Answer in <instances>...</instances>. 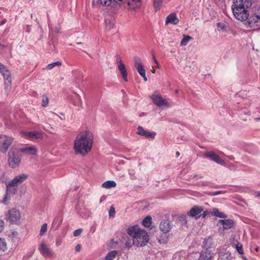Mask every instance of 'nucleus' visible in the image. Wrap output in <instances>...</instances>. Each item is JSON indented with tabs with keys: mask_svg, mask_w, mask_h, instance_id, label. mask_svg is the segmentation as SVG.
<instances>
[{
	"mask_svg": "<svg viewBox=\"0 0 260 260\" xmlns=\"http://www.w3.org/2000/svg\"><path fill=\"white\" fill-rule=\"evenodd\" d=\"M93 143V135L89 131H84L78 135L74 141L76 153L86 155L90 150Z\"/></svg>",
	"mask_w": 260,
	"mask_h": 260,
	"instance_id": "nucleus-1",
	"label": "nucleus"
},
{
	"mask_svg": "<svg viewBox=\"0 0 260 260\" xmlns=\"http://www.w3.org/2000/svg\"><path fill=\"white\" fill-rule=\"evenodd\" d=\"M127 233L130 236L133 237V244L137 246H145L149 240L147 233L137 225L129 227Z\"/></svg>",
	"mask_w": 260,
	"mask_h": 260,
	"instance_id": "nucleus-2",
	"label": "nucleus"
},
{
	"mask_svg": "<svg viewBox=\"0 0 260 260\" xmlns=\"http://www.w3.org/2000/svg\"><path fill=\"white\" fill-rule=\"evenodd\" d=\"M28 175L25 174H22L15 176L12 180L6 184V193L4 199V202H6L10 198V196L14 194L16 191L15 187L18 186L25 180L27 179Z\"/></svg>",
	"mask_w": 260,
	"mask_h": 260,
	"instance_id": "nucleus-3",
	"label": "nucleus"
},
{
	"mask_svg": "<svg viewBox=\"0 0 260 260\" xmlns=\"http://www.w3.org/2000/svg\"><path fill=\"white\" fill-rule=\"evenodd\" d=\"M172 228V223L170 220H167L162 221L159 224V229L163 232L164 235L158 239L160 243H166L168 240L169 236L167 235L170 232Z\"/></svg>",
	"mask_w": 260,
	"mask_h": 260,
	"instance_id": "nucleus-4",
	"label": "nucleus"
},
{
	"mask_svg": "<svg viewBox=\"0 0 260 260\" xmlns=\"http://www.w3.org/2000/svg\"><path fill=\"white\" fill-rule=\"evenodd\" d=\"M9 166L14 169L18 167L21 162V157L13 149H11L8 152Z\"/></svg>",
	"mask_w": 260,
	"mask_h": 260,
	"instance_id": "nucleus-5",
	"label": "nucleus"
},
{
	"mask_svg": "<svg viewBox=\"0 0 260 260\" xmlns=\"http://www.w3.org/2000/svg\"><path fill=\"white\" fill-rule=\"evenodd\" d=\"M232 9L233 14L237 19L243 21L248 19L249 13L246 8L232 6Z\"/></svg>",
	"mask_w": 260,
	"mask_h": 260,
	"instance_id": "nucleus-6",
	"label": "nucleus"
},
{
	"mask_svg": "<svg viewBox=\"0 0 260 260\" xmlns=\"http://www.w3.org/2000/svg\"><path fill=\"white\" fill-rule=\"evenodd\" d=\"M0 138V151L2 153H6L12 144L13 139L11 137L4 135H1Z\"/></svg>",
	"mask_w": 260,
	"mask_h": 260,
	"instance_id": "nucleus-7",
	"label": "nucleus"
},
{
	"mask_svg": "<svg viewBox=\"0 0 260 260\" xmlns=\"http://www.w3.org/2000/svg\"><path fill=\"white\" fill-rule=\"evenodd\" d=\"M6 216L8 220L12 224L18 223L21 218V214L19 210L15 208H12L9 210Z\"/></svg>",
	"mask_w": 260,
	"mask_h": 260,
	"instance_id": "nucleus-8",
	"label": "nucleus"
},
{
	"mask_svg": "<svg viewBox=\"0 0 260 260\" xmlns=\"http://www.w3.org/2000/svg\"><path fill=\"white\" fill-rule=\"evenodd\" d=\"M151 99L155 105L157 107H166L169 108L171 106L167 101L161 96L158 93H154L151 95Z\"/></svg>",
	"mask_w": 260,
	"mask_h": 260,
	"instance_id": "nucleus-9",
	"label": "nucleus"
},
{
	"mask_svg": "<svg viewBox=\"0 0 260 260\" xmlns=\"http://www.w3.org/2000/svg\"><path fill=\"white\" fill-rule=\"evenodd\" d=\"M205 156L218 164L222 166H225V161L212 151L206 152Z\"/></svg>",
	"mask_w": 260,
	"mask_h": 260,
	"instance_id": "nucleus-10",
	"label": "nucleus"
},
{
	"mask_svg": "<svg viewBox=\"0 0 260 260\" xmlns=\"http://www.w3.org/2000/svg\"><path fill=\"white\" fill-rule=\"evenodd\" d=\"M137 134L144 137L146 138L154 139L156 136V133L145 130L142 126H139L137 128Z\"/></svg>",
	"mask_w": 260,
	"mask_h": 260,
	"instance_id": "nucleus-11",
	"label": "nucleus"
},
{
	"mask_svg": "<svg viewBox=\"0 0 260 260\" xmlns=\"http://www.w3.org/2000/svg\"><path fill=\"white\" fill-rule=\"evenodd\" d=\"M248 25L250 27L257 26L260 25V16L259 14H255L248 18Z\"/></svg>",
	"mask_w": 260,
	"mask_h": 260,
	"instance_id": "nucleus-12",
	"label": "nucleus"
},
{
	"mask_svg": "<svg viewBox=\"0 0 260 260\" xmlns=\"http://www.w3.org/2000/svg\"><path fill=\"white\" fill-rule=\"evenodd\" d=\"M203 211V208L201 206H194L188 212V215L190 217L198 219L200 217L201 212Z\"/></svg>",
	"mask_w": 260,
	"mask_h": 260,
	"instance_id": "nucleus-13",
	"label": "nucleus"
},
{
	"mask_svg": "<svg viewBox=\"0 0 260 260\" xmlns=\"http://www.w3.org/2000/svg\"><path fill=\"white\" fill-rule=\"evenodd\" d=\"M134 64L135 68L140 75L146 72L142 61L139 57H134Z\"/></svg>",
	"mask_w": 260,
	"mask_h": 260,
	"instance_id": "nucleus-14",
	"label": "nucleus"
},
{
	"mask_svg": "<svg viewBox=\"0 0 260 260\" xmlns=\"http://www.w3.org/2000/svg\"><path fill=\"white\" fill-rule=\"evenodd\" d=\"M40 253L44 256H51L53 254L52 251L43 242H42L40 247Z\"/></svg>",
	"mask_w": 260,
	"mask_h": 260,
	"instance_id": "nucleus-15",
	"label": "nucleus"
},
{
	"mask_svg": "<svg viewBox=\"0 0 260 260\" xmlns=\"http://www.w3.org/2000/svg\"><path fill=\"white\" fill-rule=\"evenodd\" d=\"M251 0H234V4L232 6L241 7L247 9L251 6Z\"/></svg>",
	"mask_w": 260,
	"mask_h": 260,
	"instance_id": "nucleus-16",
	"label": "nucleus"
},
{
	"mask_svg": "<svg viewBox=\"0 0 260 260\" xmlns=\"http://www.w3.org/2000/svg\"><path fill=\"white\" fill-rule=\"evenodd\" d=\"M213 254L209 249H206L201 252L199 260H210Z\"/></svg>",
	"mask_w": 260,
	"mask_h": 260,
	"instance_id": "nucleus-17",
	"label": "nucleus"
},
{
	"mask_svg": "<svg viewBox=\"0 0 260 260\" xmlns=\"http://www.w3.org/2000/svg\"><path fill=\"white\" fill-rule=\"evenodd\" d=\"M179 21V19L177 17L176 14L172 13L167 17L165 24L167 25L170 23L176 25L178 24Z\"/></svg>",
	"mask_w": 260,
	"mask_h": 260,
	"instance_id": "nucleus-18",
	"label": "nucleus"
},
{
	"mask_svg": "<svg viewBox=\"0 0 260 260\" xmlns=\"http://www.w3.org/2000/svg\"><path fill=\"white\" fill-rule=\"evenodd\" d=\"M20 151L27 155H36L37 149L33 146H27L20 149Z\"/></svg>",
	"mask_w": 260,
	"mask_h": 260,
	"instance_id": "nucleus-19",
	"label": "nucleus"
},
{
	"mask_svg": "<svg viewBox=\"0 0 260 260\" xmlns=\"http://www.w3.org/2000/svg\"><path fill=\"white\" fill-rule=\"evenodd\" d=\"M0 73L3 75L5 81L11 79V74L4 64L0 68Z\"/></svg>",
	"mask_w": 260,
	"mask_h": 260,
	"instance_id": "nucleus-20",
	"label": "nucleus"
},
{
	"mask_svg": "<svg viewBox=\"0 0 260 260\" xmlns=\"http://www.w3.org/2000/svg\"><path fill=\"white\" fill-rule=\"evenodd\" d=\"M218 223L223 225L224 230H229L231 229L234 224V222L232 219H220Z\"/></svg>",
	"mask_w": 260,
	"mask_h": 260,
	"instance_id": "nucleus-21",
	"label": "nucleus"
},
{
	"mask_svg": "<svg viewBox=\"0 0 260 260\" xmlns=\"http://www.w3.org/2000/svg\"><path fill=\"white\" fill-rule=\"evenodd\" d=\"M23 134L30 139H39L41 136V133L38 131L23 132Z\"/></svg>",
	"mask_w": 260,
	"mask_h": 260,
	"instance_id": "nucleus-22",
	"label": "nucleus"
},
{
	"mask_svg": "<svg viewBox=\"0 0 260 260\" xmlns=\"http://www.w3.org/2000/svg\"><path fill=\"white\" fill-rule=\"evenodd\" d=\"M118 68L120 73L121 74V75L124 80L127 82L128 81L127 77V74L124 64L123 63H120V64H118Z\"/></svg>",
	"mask_w": 260,
	"mask_h": 260,
	"instance_id": "nucleus-23",
	"label": "nucleus"
},
{
	"mask_svg": "<svg viewBox=\"0 0 260 260\" xmlns=\"http://www.w3.org/2000/svg\"><path fill=\"white\" fill-rule=\"evenodd\" d=\"M101 4L103 6H109L112 3H116L118 4H121L123 3L124 0H99Z\"/></svg>",
	"mask_w": 260,
	"mask_h": 260,
	"instance_id": "nucleus-24",
	"label": "nucleus"
},
{
	"mask_svg": "<svg viewBox=\"0 0 260 260\" xmlns=\"http://www.w3.org/2000/svg\"><path fill=\"white\" fill-rule=\"evenodd\" d=\"M141 5L140 0H128V5L130 9L135 10Z\"/></svg>",
	"mask_w": 260,
	"mask_h": 260,
	"instance_id": "nucleus-25",
	"label": "nucleus"
},
{
	"mask_svg": "<svg viewBox=\"0 0 260 260\" xmlns=\"http://www.w3.org/2000/svg\"><path fill=\"white\" fill-rule=\"evenodd\" d=\"M73 98V104L77 107L81 106L82 105V101L80 96L78 94L75 93L72 95Z\"/></svg>",
	"mask_w": 260,
	"mask_h": 260,
	"instance_id": "nucleus-26",
	"label": "nucleus"
},
{
	"mask_svg": "<svg viewBox=\"0 0 260 260\" xmlns=\"http://www.w3.org/2000/svg\"><path fill=\"white\" fill-rule=\"evenodd\" d=\"M212 215L221 218H225L227 215L222 212H220L217 208H213L211 211Z\"/></svg>",
	"mask_w": 260,
	"mask_h": 260,
	"instance_id": "nucleus-27",
	"label": "nucleus"
},
{
	"mask_svg": "<svg viewBox=\"0 0 260 260\" xmlns=\"http://www.w3.org/2000/svg\"><path fill=\"white\" fill-rule=\"evenodd\" d=\"M116 186V183L114 181L108 180L104 182L102 187L105 188L109 189L112 187H115Z\"/></svg>",
	"mask_w": 260,
	"mask_h": 260,
	"instance_id": "nucleus-28",
	"label": "nucleus"
},
{
	"mask_svg": "<svg viewBox=\"0 0 260 260\" xmlns=\"http://www.w3.org/2000/svg\"><path fill=\"white\" fill-rule=\"evenodd\" d=\"M220 257L222 260H232V256L231 252L228 251H224L221 252Z\"/></svg>",
	"mask_w": 260,
	"mask_h": 260,
	"instance_id": "nucleus-29",
	"label": "nucleus"
},
{
	"mask_svg": "<svg viewBox=\"0 0 260 260\" xmlns=\"http://www.w3.org/2000/svg\"><path fill=\"white\" fill-rule=\"evenodd\" d=\"M183 38L180 42L181 46H186L190 41L193 40V38L190 37L189 36H186L185 35H183Z\"/></svg>",
	"mask_w": 260,
	"mask_h": 260,
	"instance_id": "nucleus-30",
	"label": "nucleus"
},
{
	"mask_svg": "<svg viewBox=\"0 0 260 260\" xmlns=\"http://www.w3.org/2000/svg\"><path fill=\"white\" fill-rule=\"evenodd\" d=\"M7 249V245L4 239L0 238V254Z\"/></svg>",
	"mask_w": 260,
	"mask_h": 260,
	"instance_id": "nucleus-31",
	"label": "nucleus"
},
{
	"mask_svg": "<svg viewBox=\"0 0 260 260\" xmlns=\"http://www.w3.org/2000/svg\"><path fill=\"white\" fill-rule=\"evenodd\" d=\"M117 254V251L113 250L107 254L105 260H114Z\"/></svg>",
	"mask_w": 260,
	"mask_h": 260,
	"instance_id": "nucleus-32",
	"label": "nucleus"
},
{
	"mask_svg": "<svg viewBox=\"0 0 260 260\" xmlns=\"http://www.w3.org/2000/svg\"><path fill=\"white\" fill-rule=\"evenodd\" d=\"M164 0H153V6L155 11L160 10Z\"/></svg>",
	"mask_w": 260,
	"mask_h": 260,
	"instance_id": "nucleus-33",
	"label": "nucleus"
},
{
	"mask_svg": "<svg viewBox=\"0 0 260 260\" xmlns=\"http://www.w3.org/2000/svg\"><path fill=\"white\" fill-rule=\"evenodd\" d=\"M152 218L150 216H146L143 220V224L145 227H149L151 224Z\"/></svg>",
	"mask_w": 260,
	"mask_h": 260,
	"instance_id": "nucleus-34",
	"label": "nucleus"
},
{
	"mask_svg": "<svg viewBox=\"0 0 260 260\" xmlns=\"http://www.w3.org/2000/svg\"><path fill=\"white\" fill-rule=\"evenodd\" d=\"M11 84H12L11 79L5 81V91H6V92L7 94H8L11 90Z\"/></svg>",
	"mask_w": 260,
	"mask_h": 260,
	"instance_id": "nucleus-35",
	"label": "nucleus"
},
{
	"mask_svg": "<svg viewBox=\"0 0 260 260\" xmlns=\"http://www.w3.org/2000/svg\"><path fill=\"white\" fill-rule=\"evenodd\" d=\"M61 65V62L60 61H56L50 64H48L46 67V69L48 70H50L52 69L56 66H60Z\"/></svg>",
	"mask_w": 260,
	"mask_h": 260,
	"instance_id": "nucleus-36",
	"label": "nucleus"
},
{
	"mask_svg": "<svg viewBox=\"0 0 260 260\" xmlns=\"http://www.w3.org/2000/svg\"><path fill=\"white\" fill-rule=\"evenodd\" d=\"M47 230V223H44L41 229L40 232V235L41 236H42L45 235Z\"/></svg>",
	"mask_w": 260,
	"mask_h": 260,
	"instance_id": "nucleus-37",
	"label": "nucleus"
},
{
	"mask_svg": "<svg viewBox=\"0 0 260 260\" xmlns=\"http://www.w3.org/2000/svg\"><path fill=\"white\" fill-rule=\"evenodd\" d=\"M49 103V99L46 95H43L42 100V105L43 107L47 106Z\"/></svg>",
	"mask_w": 260,
	"mask_h": 260,
	"instance_id": "nucleus-38",
	"label": "nucleus"
},
{
	"mask_svg": "<svg viewBox=\"0 0 260 260\" xmlns=\"http://www.w3.org/2000/svg\"><path fill=\"white\" fill-rule=\"evenodd\" d=\"M225 192V191L219 190V191H216L208 192V193H207V194H208V195L211 196H217V195H218L220 194L224 193Z\"/></svg>",
	"mask_w": 260,
	"mask_h": 260,
	"instance_id": "nucleus-39",
	"label": "nucleus"
},
{
	"mask_svg": "<svg viewBox=\"0 0 260 260\" xmlns=\"http://www.w3.org/2000/svg\"><path fill=\"white\" fill-rule=\"evenodd\" d=\"M236 249L238 251V252L240 254H242L243 253V248H242V245L239 243L237 244L236 245Z\"/></svg>",
	"mask_w": 260,
	"mask_h": 260,
	"instance_id": "nucleus-40",
	"label": "nucleus"
},
{
	"mask_svg": "<svg viewBox=\"0 0 260 260\" xmlns=\"http://www.w3.org/2000/svg\"><path fill=\"white\" fill-rule=\"evenodd\" d=\"M115 214V208L113 207H111L109 211V215L110 217H113L114 216Z\"/></svg>",
	"mask_w": 260,
	"mask_h": 260,
	"instance_id": "nucleus-41",
	"label": "nucleus"
},
{
	"mask_svg": "<svg viewBox=\"0 0 260 260\" xmlns=\"http://www.w3.org/2000/svg\"><path fill=\"white\" fill-rule=\"evenodd\" d=\"M82 231H83V230L82 229H78L75 230L73 233L74 236L78 237V236H80L81 234Z\"/></svg>",
	"mask_w": 260,
	"mask_h": 260,
	"instance_id": "nucleus-42",
	"label": "nucleus"
},
{
	"mask_svg": "<svg viewBox=\"0 0 260 260\" xmlns=\"http://www.w3.org/2000/svg\"><path fill=\"white\" fill-rule=\"evenodd\" d=\"M180 219L181 220L182 222V224H186L187 223V220L186 219V216L185 215H182L180 217Z\"/></svg>",
	"mask_w": 260,
	"mask_h": 260,
	"instance_id": "nucleus-43",
	"label": "nucleus"
},
{
	"mask_svg": "<svg viewBox=\"0 0 260 260\" xmlns=\"http://www.w3.org/2000/svg\"><path fill=\"white\" fill-rule=\"evenodd\" d=\"M116 62L118 64H120V63H123L121 59V57L119 55H116Z\"/></svg>",
	"mask_w": 260,
	"mask_h": 260,
	"instance_id": "nucleus-44",
	"label": "nucleus"
},
{
	"mask_svg": "<svg viewBox=\"0 0 260 260\" xmlns=\"http://www.w3.org/2000/svg\"><path fill=\"white\" fill-rule=\"evenodd\" d=\"M4 222L2 219H0V232H1L4 228Z\"/></svg>",
	"mask_w": 260,
	"mask_h": 260,
	"instance_id": "nucleus-45",
	"label": "nucleus"
},
{
	"mask_svg": "<svg viewBox=\"0 0 260 260\" xmlns=\"http://www.w3.org/2000/svg\"><path fill=\"white\" fill-rule=\"evenodd\" d=\"M152 55L153 59L155 63L156 64V67H158L159 64H158L157 60H156V59L155 58V54L153 53H152Z\"/></svg>",
	"mask_w": 260,
	"mask_h": 260,
	"instance_id": "nucleus-46",
	"label": "nucleus"
},
{
	"mask_svg": "<svg viewBox=\"0 0 260 260\" xmlns=\"http://www.w3.org/2000/svg\"><path fill=\"white\" fill-rule=\"evenodd\" d=\"M96 231V224H95L94 225H93L92 226H91V228H90V232L91 233H94Z\"/></svg>",
	"mask_w": 260,
	"mask_h": 260,
	"instance_id": "nucleus-47",
	"label": "nucleus"
},
{
	"mask_svg": "<svg viewBox=\"0 0 260 260\" xmlns=\"http://www.w3.org/2000/svg\"><path fill=\"white\" fill-rule=\"evenodd\" d=\"M253 194L255 198L260 199V191H254Z\"/></svg>",
	"mask_w": 260,
	"mask_h": 260,
	"instance_id": "nucleus-48",
	"label": "nucleus"
},
{
	"mask_svg": "<svg viewBox=\"0 0 260 260\" xmlns=\"http://www.w3.org/2000/svg\"><path fill=\"white\" fill-rule=\"evenodd\" d=\"M81 246L80 244H78L75 248V250L77 252H79L81 250Z\"/></svg>",
	"mask_w": 260,
	"mask_h": 260,
	"instance_id": "nucleus-49",
	"label": "nucleus"
},
{
	"mask_svg": "<svg viewBox=\"0 0 260 260\" xmlns=\"http://www.w3.org/2000/svg\"><path fill=\"white\" fill-rule=\"evenodd\" d=\"M217 25L218 27H220L222 30L225 28L224 25L222 23H218Z\"/></svg>",
	"mask_w": 260,
	"mask_h": 260,
	"instance_id": "nucleus-50",
	"label": "nucleus"
},
{
	"mask_svg": "<svg viewBox=\"0 0 260 260\" xmlns=\"http://www.w3.org/2000/svg\"><path fill=\"white\" fill-rule=\"evenodd\" d=\"M141 76L143 77V78L145 81H147V78L146 76L145 73H143V74L141 75Z\"/></svg>",
	"mask_w": 260,
	"mask_h": 260,
	"instance_id": "nucleus-51",
	"label": "nucleus"
},
{
	"mask_svg": "<svg viewBox=\"0 0 260 260\" xmlns=\"http://www.w3.org/2000/svg\"><path fill=\"white\" fill-rule=\"evenodd\" d=\"M209 213L208 211H205L203 213V217H205Z\"/></svg>",
	"mask_w": 260,
	"mask_h": 260,
	"instance_id": "nucleus-52",
	"label": "nucleus"
},
{
	"mask_svg": "<svg viewBox=\"0 0 260 260\" xmlns=\"http://www.w3.org/2000/svg\"><path fill=\"white\" fill-rule=\"evenodd\" d=\"M97 4H98V1L96 0H93V2H92L93 6L95 7Z\"/></svg>",
	"mask_w": 260,
	"mask_h": 260,
	"instance_id": "nucleus-53",
	"label": "nucleus"
},
{
	"mask_svg": "<svg viewBox=\"0 0 260 260\" xmlns=\"http://www.w3.org/2000/svg\"><path fill=\"white\" fill-rule=\"evenodd\" d=\"M76 210L78 211V213L82 216H83V212L81 211L78 210V207H76Z\"/></svg>",
	"mask_w": 260,
	"mask_h": 260,
	"instance_id": "nucleus-54",
	"label": "nucleus"
},
{
	"mask_svg": "<svg viewBox=\"0 0 260 260\" xmlns=\"http://www.w3.org/2000/svg\"><path fill=\"white\" fill-rule=\"evenodd\" d=\"M254 120L258 121L260 120V116L254 118Z\"/></svg>",
	"mask_w": 260,
	"mask_h": 260,
	"instance_id": "nucleus-55",
	"label": "nucleus"
},
{
	"mask_svg": "<svg viewBox=\"0 0 260 260\" xmlns=\"http://www.w3.org/2000/svg\"><path fill=\"white\" fill-rule=\"evenodd\" d=\"M50 48H51V49L53 48L54 50H55V47L54 46V45H50Z\"/></svg>",
	"mask_w": 260,
	"mask_h": 260,
	"instance_id": "nucleus-56",
	"label": "nucleus"
},
{
	"mask_svg": "<svg viewBox=\"0 0 260 260\" xmlns=\"http://www.w3.org/2000/svg\"><path fill=\"white\" fill-rule=\"evenodd\" d=\"M215 3H219L220 2V0H213Z\"/></svg>",
	"mask_w": 260,
	"mask_h": 260,
	"instance_id": "nucleus-57",
	"label": "nucleus"
},
{
	"mask_svg": "<svg viewBox=\"0 0 260 260\" xmlns=\"http://www.w3.org/2000/svg\"><path fill=\"white\" fill-rule=\"evenodd\" d=\"M229 158H230V159H231V160H233V159H234V157H233V156H230V157H229Z\"/></svg>",
	"mask_w": 260,
	"mask_h": 260,
	"instance_id": "nucleus-58",
	"label": "nucleus"
},
{
	"mask_svg": "<svg viewBox=\"0 0 260 260\" xmlns=\"http://www.w3.org/2000/svg\"><path fill=\"white\" fill-rule=\"evenodd\" d=\"M56 244L57 246H59L60 245V243L59 242H56Z\"/></svg>",
	"mask_w": 260,
	"mask_h": 260,
	"instance_id": "nucleus-59",
	"label": "nucleus"
},
{
	"mask_svg": "<svg viewBox=\"0 0 260 260\" xmlns=\"http://www.w3.org/2000/svg\"><path fill=\"white\" fill-rule=\"evenodd\" d=\"M255 250L256 251H258V247H256V248H255Z\"/></svg>",
	"mask_w": 260,
	"mask_h": 260,
	"instance_id": "nucleus-60",
	"label": "nucleus"
},
{
	"mask_svg": "<svg viewBox=\"0 0 260 260\" xmlns=\"http://www.w3.org/2000/svg\"><path fill=\"white\" fill-rule=\"evenodd\" d=\"M0 46L2 47H5V46L4 45H3L2 44L0 43Z\"/></svg>",
	"mask_w": 260,
	"mask_h": 260,
	"instance_id": "nucleus-61",
	"label": "nucleus"
},
{
	"mask_svg": "<svg viewBox=\"0 0 260 260\" xmlns=\"http://www.w3.org/2000/svg\"><path fill=\"white\" fill-rule=\"evenodd\" d=\"M3 65V63H2L1 62H0V68Z\"/></svg>",
	"mask_w": 260,
	"mask_h": 260,
	"instance_id": "nucleus-62",
	"label": "nucleus"
},
{
	"mask_svg": "<svg viewBox=\"0 0 260 260\" xmlns=\"http://www.w3.org/2000/svg\"><path fill=\"white\" fill-rule=\"evenodd\" d=\"M152 72L153 73H155V70H153L152 71Z\"/></svg>",
	"mask_w": 260,
	"mask_h": 260,
	"instance_id": "nucleus-63",
	"label": "nucleus"
},
{
	"mask_svg": "<svg viewBox=\"0 0 260 260\" xmlns=\"http://www.w3.org/2000/svg\"><path fill=\"white\" fill-rule=\"evenodd\" d=\"M176 154H177V155L178 156L179 155V153L178 152L176 153Z\"/></svg>",
	"mask_w": 260,
	"mask_h": 260,
	"instance_id": "nucleus-64",
	"label": "nucleus"
}]
</instances>
